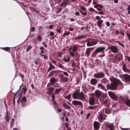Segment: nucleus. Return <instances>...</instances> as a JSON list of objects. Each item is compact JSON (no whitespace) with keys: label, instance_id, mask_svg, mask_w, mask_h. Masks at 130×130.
<instances>
[{"label":"nucleus","instance_id":"nucleus-34","mask_svg":"<svg viewBox=\"0 0 130 130\" xmlns=\"http://www.w3.org/2000/svg\"><path fill=\"white\" fill-rule=\"evenodd\" d=\"M55 68L54 66H53V67L50 66V67L48 68V72H49L52 69H54Z\"/></svg>","mask_w":130,"mask_h":130},{"label":"nucleus","instance_id":"nucleus-18","mask_svg":"<svg viewBox=\"0 0 130 130\" xmlns=\"http://www.w3.org/2000/svg\"><path fill=\"white\" fill-rule=\"evenodd\" d=\"M95 94L97 97H99L101 96V92L99 90H97L95 91Z\"/></svg>","mask_w":130,"mask_h":130},{"label":"nucleus","instance_id":"nucleus-11","mask_svg":"<svg viewBox=\"0 0 130 130\" xmlns=\"http://www.w3.org/2000/svg\"><path fill=\"white\" fill-rule=\"evenodd\" d=\"M72 103L75 106H82L83 105L82 103L81 102L79 101L75 100L73 101L72 102Z\"/></svg>","mask_w":130,"mask_h":130},{"label":"nucleus","instance_id":"nucleus-3","mask_svg":"<svg viewBox=\"0 0 130 130\" xmlns=\"http://www.w3.org/2000/svg\"><path fill=\"white\" fill-rule=\"evenodd\" d=\"M59 77L60 78V82H61L63 83L68 82V77L64 76L62 74L59 75Z\"/></svg>","mask_w":130,"mask_h":130},{"label":"nucleus","instance_id":"nucleus-23","mask_svg":"<svg viewBox=\"0 0 130 130\" xmlns=\"http://www.w3.org/2000/svg\"><path fill=\"white\" fill-rule=\"evenodd\" d=\"M85 37V36L84 35H81L75 37V38L74 39L75 40H80L82 39L83 38Z\"/></svg>","mask_w":130,"mask_h":130},{"label":"nucleus","instance_id":"nucleus-6","mask_svg":"<svg viewBox=\"0 0 130 130\" xmlns=\"http://www.w3.org/2000/svg\"><path fill=\"white\" fill-rule=\"evenodd\" d=\"M104 76V74L102 73H97L94 74V77L96 78H101L103 77Z\"/></svg>","mask_w":130,"mask_h":130},{"label":"nucleus","instance_id":"nucleus-15","mask_svg":"<svg viewBox=\"0 0 130 130\" xmlns=\"http://www.w3.org/2000/svg\"><path fill=\"white\" fill-rule=\"evenodd\" d=\"M98 118L100 122H102L103 120V114L102 113L100 114L98 116Z\"/></svg>","mask_w":130,"mask_h":130},{"label":"nucleus","instance_id":"nucleus-46","mask_svg":"<svg viewBox=\"0 0 130 130\" xmlns=\"http://www.w3.org/2000/svg\"><path fill=\"white\" fill-rule=\"evenodd\" d=\"M125 72H127L128 73H130V70L127 69L126 68L124 70Z\"/></svg>","mask_w":130,"mask_h":130},{"label":"nucleus","instance_id":"nucleus-26","mask_svg":"<svg viewBox=\"0 0 130 130\" xmlns=\"http://www.w3.org/2000/svg\"><path fill=\"white\" fill-rule=\"evenodd\" d=\"M62 90V88L60 87V88L56 89L55 91V93L57 94L59 93L60 91Z\"/></svg>","mask_w":130,"mask_h":130},{"label":"nucleus","instance_id":"nucleus-59","mask_svg":"<svg viewBox=\"0 0 130 130\" xmlns=\"http://www.w3.org/2000/svg\"><path fill=\"white\" fill-rule=\"evenodd\" d=\"M53 71H51V72L48 74V76L49 77H51V76H52L53 75V73H52V72H53Z\"/></svg>","mask_w":130,"mask_h":130},{"label":"nucleus","instance_id":"nucleus-42","mask_svg":"<svg viewBox=\"0 0 130 130\" xmlns=\"http://www.w3.org/2000/svg\"><path fill=\"white\" fill-rule=\"evenodd\" d=\"M108 102V100L107 99H106L104 100H103V104H105L107 103Z\"/></svg>","mask_w":130,"mask_h":130},{"label":"nucleus","instance_id":"nucleus-29","mask_svg":"<svg viewBox=\"0 0 130 130\" xmlns=\"http://www.w3.org/2000/svg\"><path fill=\"white\" fill-rule=\"evenodd\" d=\"M98 86L99 87H100L102 89L105 90V87L104 86H103L102 85L100 84H98Z\"/></svg>","mask_w":130,"mask_h":130},{"label":"nucleus","instance_id":"nucleus-54","mask_svg":"<svg viewBox=\"0 0 130 130\" xmlns=\"http://www.w3.org/2000/svg\"><path fill=\"white\" fill-rule=\"evenodd\" d=\"M95 18L97 20H100V18L99 16H97L95 17Z\"/></svg>","mask_w":130,"mask_h":130},{"label":"nucleus","instance_id":"nucleus-55","mask_svg":"<svg viewBox=\"0 0 130 130\" xmlns=\"http://www.w3.org/2000/svg\"><path fill=\"white\" fill-rule=\"evenodd\" d=\"M97 6H98V7H99L101 8H102L103 7V6L99 4H97Z\"/></svg>","mask_w":130,"mask_h":130},{"label":"nucleus","instance_id":"nucleus-37","mask_svg":"<svg viewBox=\"0 0 130 130\" xmlns=\"http://www.w3.org/2000/svg\"><path fill=\"white\" fill-rule=\"evenodd\" d=\"M32 47L30 45L27 48L26 51L27 52H28L30 50Z\"/></svg>","mask_w":130,"mask_h":130},{"label":"nucleus","instance_id":"nucleus-49","mask_svg":"<svg viewBox=\"0 0 130 130\" xmlns=\"http://www.w3.org/2000/svg\"><path fill=\"white\" fill-rule=\"evenodd\" d=\"M126 69V64H124L123 65V66L122 67V69L123 70V71L125 69Z\"/></svg>","mask_w":130,"mask_h":130},{"label":"nucleus","instance_id":"nucleus-7","mask_svg":"<svg viewBox=\"0 0 130 130\" xmlns=\"http://www.w3.org/2000/svg\"><path fill=\"white\" fill-rule=\"evenodd\" d=\"M93 125L94 128L98 130L100 128V124L98 122L95 121L93 123Z\"/></svg>","mask_w":130,"mask_h":130},{"label":"nucleus","instance_id":"nucleus-22","mask_svg":"<svg viewBox=\"0 0 130 130\" xmlns=\"http://www.w3.org/2000/svg\"><path fill=\"white\" fill-rule=\"evenodd\" d=\"M103 110L104 112L106 113L107 114H109L111 112L110 110L107 108H105V109H103Z\"/></svg>","mask_w":130,"mask_h":130},{"label":"nucleus","instance_id":"nucleus-58","mask_svg":"<svg viewBox=\"0 0 130 130\" xmlns=\"http://www.w3.org/2000/svg\"><path fill=\"white\" fill-rule=\"evenodd\" d=\"M90 113H88V114H87V115L86 116V118L87 119H88L89 117L90 116Z\"/></svg>","mask_w":130,"mask_h":130},{"label":"nucleus","instance_id":"nucleus-1","mask_svg":"<svg viewBox=\"0 0 130 130\" xmlns=\"http://www.w3.org/2000/svg\"><path fill=\"white\" fill-rule=\"evenodd\" d=\"M110 80L112 82L109 85H107L108 88L110 90H115L116 89L118 84L122 85V83L119 80L112 77L110 78Z\"/></svg>","mask_w":130,"mask_h":130},{"label":"nucleus","instance_id":"nucleus-16","mask_svg":"<svg viewBox=\"0 0 130 130\" xmlns=\"http://www.w3.org/2000/svg\"><path fill=\"white\" fill-rule=\"evenodd\" d=\"M97 82V80L96 79L93 78L91 79L90 83L91 84L94 85L96 84Z\"/></svg>","mask_w":130,"mask_h":130},{"label":"nucleus","instance_id":"nucleus-17","mask_svg":"<svg viewBox=\"0 0 130 130\" xmlns=\"http://www.w3.org/2000/svg\"><path fill=\"white\" fill-rule=\"evenodd\" d=\"M89 103L90 105H93L95 102V100L94 98L93 97H91L89 100Z\"/></svg>","mask_w":130,"mask_h":130},{"label":"nucleus","instance_id":"nucleus-53","mask_svg":"<svg viewBox=\"0 0 130 130\" xmlns=\"http://www.w3.org/2000/svg\"><path fill=\"white\" fill-rule=\"evenodd\" d=\"M49 28L50 29H52L53 27V26L52 25H50L49 26Z\"/></svg>","mask_w":130,"mask_h":130},{"label":"nucleus","instance_id":"nucleus-30","mask_svg":"<svg viewBox=\"0 0 130 130\" xmlns=\"http://www.w3.org/2000/svg\"><path fill=\"white\" fill-rule=\"evenodd\" d=\"M88 108L89 109L92 110L96 108H97V106H89Z\"/></svg>","mask_w":130,"mask_h":130},{"label":"nucleus","instance_id":"nucleus-27","mask_svg":"<svg viewBox=\"0 0 130 130\" xmlns=\"http://www.w3.org/2000/svg\"><path fill=\"white\" fill-rule=\"evenodd\" d=\"M108 127L109 128L110 130H114V129L113 125L112 123L108 124Z\"/></svg>","mask_w":130,"mask_h":130},{"label":"nucleus","instance_id":"nucleus-32","mask_svg":"<svg viewBox=\"0 0 130 130\" xmlns=\"http://www.w3.org/2000/svg\"><path fill=\"white\" fill-rule=\"evenodd\" d=\"M6 120L8 121L9 122V120L10 119V117L9 116L8 113L7 112L6 115Z\"/></svg>","mask_w":130,"mask_h":130},{"label":"nucleus","instance_id":"nucleus-31","mask_svg":"<svg viewBox=\"0 0 130 130\" xmlns=\"http://www.w3.org/2000/svg\"><path fill=\"white\" fill-rule=\"evenodd\" d=\"M68 4V3H67L65 2H62L61 3L60 5V7H62L64 6H66Z\"/></svg>","mask_w":130,"mask_h":130},{"label":"nucleus","instance_id":"nucleus-48","mask_svg":"<svg viewBox=\"0 0 130 130\" xmlns=\"http://www.w3.org/2000/svg\"><path fill=\"white\" fill-rule=\"evenodd\" d=\"M51 61L54 64H56V61L52 59L51 60Z\"/></svg>","mask_w":130,"mask_h":130},{"label":"nucleus","instance_id":"nucleus-33","mask_svg":"<svg viewBox=\"0 0 130 130\" xmlns=\"http://www.w3.org/2000/svg\"><path fill=\"white\" fill-rule=\"evenodd\" d=\"M70 31H65V32L64 33L63 35V37H65L66 35H68L70 34Z\"/></svg>","mask_w":130,"mask_h":130},{"label":"nucleus","instance_id":"nucleus-38","mask_svg":"<svg viewBox=\"0 0 130 130\" xmlns=\"http://www.w3.org/2000/svg\"><path fill=\"white\" fill-rule=\"evenodd\" d=\"M14 122V119L12 118L11 119V121L10 123L11 127L12 126V125H13V124Z\"/></svg>","mask_w":130,"mask_h":130},{"label":"nucleus","instance_id":"nucleus-36","mask_svg":"<svg viewBox=\"0 0 130 130\" xmlns=\"http://www.w3.org/2000/svg\"><path fill=\"white\" fill-rule=\"evenodd\" d=\"M63 106L65 107H66L68 109H70V107L69 106H68L67 104L66 103H64L63 104Z\"/></svg>","mask_w":130,"mask_h":130},{"label":"nucleus","instance_id":"nucleus-28","mask_svg":"<svg viewBox=\"0 0 130 130\" xmlns=\"http://www.w3.org/2000/svg\"><path fill=\"white\" fill-rule=\"evenodd\" d=\"M125 103L126 105L129 107H130V100L128 99L125 101Z\"/></svg>","mask_w":130,"mask_h":130},{"label":"nucleus","instance_id":"nucleus-60","mask_svg":"<svg viewBox=\"0 0 130 130\" xmlns=\"http://www.w3.org/2000/svg\"><path fill=\"white\" fill-rule=\"evenodd\" d=\"M42 44L44 45V46L45 47H47V45L46 44L45 42H43L42 43Z\"/></svg>","mask_w":130,"mask_h":130},{"label":"nucleus","instance_id":"nucleus-9","mask_svg":"<svg viewBox=\"0 0 130 130\" xmlns=\"http://www.w3.org/2000/svg\"><path fill=\"white\" fill-rule=\"evenodd\" d=\"M96 43V42L94 40L88 41L87 43V45L88 46H91L95 45Z\"/></svg>","mask_w":130,"mask_h":130},{"label":"nucleus","instance_id":"nucleus-47","mask_svg":"<svg viewBox=\"0 0 130 130\" xmlns=\"http://www.w3.org/2000/svg\"><path fill=\"white\" fill-rule=\"evenodd\" d=\"M116 42L118 43L120 45L122 46L123 47H124V44H121L118 41H117Z\"/></svg>","mask_w":130,"mask_h":130},{"label":"nucleus","instance_id":"nucleus-4","mask_svg":"<svg viewBox=\"0 0 130 130\" xmlns=\"http://www.w3.org/2000/svg\"><path fill=\"white\" fill-rule=\"evenodd\" d=\"M110 49L113 53H117L118 50L117 47L116 46H111L108 47L107 49Z\"/></svg>","mask_w":130,"mask_h":130},{"label":"nucleus","instance_id":"nucleus-61","mask_svg":"<svg viewBox=\"0 0 130 130\" xmlns=\"http://www.w3.org/2000/svg\"><path fill=\"white\" fill-rule=\"evenodd\" d=\"M35 30V27H32L31 30L32 31H34Z\"/></svg>","mask_w":130,"mask_h":130},{"label":"nucleus","instance_id":"nucleus-5","mask_svg":"<svg viewBox=\"0 0 130 130\" xmlns=\"http://www.w3.org/2000/svg\"><path fill=\"white\" fill-rule=\"evenodd\" d=\"M108 94L110 97L113 100H116L118 99V97L114 93L109 91L108 92Z\"/></svg>","mask_w":130,"mask_h":130},{"label":"nucleus","instance_id":"nucleus-19","mask_svg":"<svg viewBox=\"0 0 130 130\" xmlns=\"http://www.w3.org/2000/svg\"><path fill=\"white\" fill-rule=\"evenodd\" d=\"M78 46L77 45H74L72 51L74 52H76L78 50Z\"/></svg>","mask_w":130,"mask_h":130},{"label":"nucleus","instance_id":"nucleus-62","mask_svg":"<svg viewBox=\"0 0 130 130\" xmlns=\"http://www.w3.org/2000/svg\"><path fill=\"white\" fill-rule=\"evenodd\" d=\"M89 10L90 11H94L95 10L94 9L92 8H90Z\"/></svg>","mask_w":130,"mask_h":130},{"label":"nucleus","instance_id":"nucleus-39","mask_svg":"<svg viewBox=\"0 0 130 130\" xmlns=\"http://www.w3.org/2000/svg\"><path fill=\"white\" fill-rule=\"evenodd\" d=\"M21 100L24 102H26L27 101V99L25 96H23L22 99Z\"/></svg>","mask_w":130,"mask_h":130},{"label":"nucleus","instance_id":"nucleus-12","mask_svg":"<svg viewBox=\"0 0 130 130\" xmlns=\"http://www.w3.org/2000/svg\"><path fill=\"white\" fill-rule=\"evenodd\" d=\"M123 78L124 80L127 82L130 81V76L127 74L124 75Z\"/></svg>","mask_w":130,"mask_h":130},{"label":"nucleus","instance_id":"nucleus-24","mask_svg":"<svg viewBox=\"0 0 130 130\" xmlns=\"http://www.w3.org/2000/svg\"><path fill=\"white\" fill-rule=\"evenodd\" d=\"M103 21L102 20H99L97 22L96 24L99 27H101L102 23H103Z\"/></svg>","mask_w":130,"mask_h":130},{"label":"nucleus","instance_id":"nucleus-50","mask_svg":"<svg viewBox=\"0 0 130 130\" xmlns=\"http://www.w3.org/2000/svg\"><path fill=\"white\" fill-rule=\"evenodd\" d=\"M70 54V55L72 56V57H73L74 56V53L73 52H71Z\"/></svg>","mask_w":130,"mask_h":130},{"label":"nucleus","instance_id":"nucleus-10","mask_svg":"<svg viewBox=\"0 0 130 130\" xmlns=\"http://www.w3.org/2000/svg\"><path fill=\"white\" fill-rule=\"evenodd\" d=\"M86 96L82 92L80 93L79 92L78 95V98L79 100L83 101L85 97Z\"/></svg>","mask_w":130,"mask_h":130},{"label":"nucleus","instance_id":"nucleus-57","mask_svg":"<svg viewBox=\"0 0 130 130\" xmlns=\"http://www.w3.org/2000/svg\"><path fill=\"white\" fill-rule=\"evenodd\" d=\"M120 33L119 31L117 30H116L115 31V34L117 35H119Z\"/></svg>","mask_w":130,"mask_h":130},{"label":"nucleus","instance_id":"nucleus-44","mask_svg":"<svg viewBox=\"0 0 130 130\" xmlns=\"http://www.w3.org/2000/svg\"><path fill=\"white\" fill-rule=\"evenodd\" d=\"M63 73L64 75L66 76H69V74L67 72L63 71Z\"/></svg>","mask_w":130,"mask_h":130},{"label":"nucleus","instance_id":"nucleus-43","mask_svg":"<svg viewBox=\"0 0 130 130\" xmlns=\"http://www.w3.org/2000/svg\"><path fill=\"white\" fill-rule=\"evenodd\" d=\"M71 96V95L70 94H69L68 95L66 96L65 97L66 99H67L68 100H69L70 99V97Z\"/></svg>","mask_w":130,"mask_h":130},{"label":"nucleus","instance_id":"nucleus-20","mask_svg":"<svg viewBox=\"0 0 130 130\" xmlns=\"http://www.w3.org/2000/svg\"><path fill=\"white\" fill-rule=\"evenodd\" d=\"M90 49L89 48H88L86 49L85 52L86 55L88 57L90 54Z\"/></svg>","mask_w":130,"mask_h":130},{"label":"nucleus","instance_id":"nucleus-56","mask_svg":"<svg viewBox=\"0 0 130 130\" xmlns=\"http://www.w3.org/2000/svg\"><path fill=\"white\" fill-rule=\"evenodd\" d=\"M57 31L59 33H60L61 31V28H59L57 29Z\"/></svg>","mask_w":130,"mask_h":130},{"label":"nucleus","instance_id":"nucleus-14","mask_svg":"<svg viewBox=\"0 0 130 130\" xmlns=\"http://www.w3.org/2000/svg\"><path fill=\"white\" fill-rule=\"evenodd\" d=\"M58 80L54 77L51 78L50 79V82L51 84H54L55 82H57Z\"/></svg>","mask_w":130,"mask_h":130},{"label":"nucleus","instance_id":"nucleus-64","mask_svg":"<svg viewBox=\"0 0 130 130\" xmlns=\"http://www.w3.org/2000/svg\"><path fill=\"white\" fill-rule=\"evenodd\" d=\"M75 14L76 15H78L79 14V13L78 11H76L75 12Z\"/></svg>","mask_w":130,"mask_h":130},{"label":"nucleus","instance_id":"nucleus-35","mask_svg":"<svg viewBox=\"0 0 130 130\" xmlns=\"http://www.w3.org/2000/svg\"><path fill=\"white\" fill-rule=\"evenodd\" d=\"M2 49L6 51H8L10 50V48L8 47L2 48Z\"/></svg>","mask_w":130,"mask_h":130},{"label":"nucleus","instance_id":"nucleus-45","mask_svg":"<svg viewBox=\"0 0 130 130\" xmlns=\"http://www.w3.org/2000/svg\"><path fill=\"white\" fill-rule=\"evenodd\" d=\"M23 90V92L24 93H25L27 90V89L26 87H25L24 88H22Z\"/></svg>","mask_w":130,"mask_h":130},{"label":"nucleus","instance_id":"nucleus-8","mask_svg":"<svg viewBox=\"0 0 130 130\" xmlns=\"http://www.w3.org/2000/svg\"><path fill=\"white\" fill-rule=\"evenodd\" d=\"M47 91L46 93L49 95H51L53 92L54 88V87H49L47 88Z\"/></svg>","mask_w":130,"mask_h":130},{"label":"nucleus","instance_id":"nucleus-13","mask_svg":"<svg viewBox=\"0 0 130 130\" xmlns=\"http://www.w3.org/2000/svg\"><path fill=\"white\" fill-rule=\"evenodd\" d=\"M115 58L119 60H120V59H122V56L121 54L120 53H118L115 56Z\"/></svg>","mask_w":130,"mask_h":130},{"label":"nucleus","instance_id":"nucleus-21","mask_svg":"<svg viewBox=\"0 0 130 130\" xmlns=\"http://www.w3.org/2000/svg\"><path fill=\"white\" fill-rule=\"evenodd\" d=\"M78 92H75L73 93L72 94L73 98L76 99L77 98H78Z\"/></svg>","mask_w":130,"mask_h":130},{"label":"nucleus","instance_id":"nucleus-52","mask_svg":"<svg viewBox=\"0 0 130 130\" xmlns=\"http://www.w3.org/2000/svg\"><path fill=\"white\" fill-rule=\"evenodd\" d=\"M50 36H53L54 35V33L52 31H51L50 33Z\"/></svg>","mask_w":130,"mask_h":130},{"label":"nucleus","instance_id":"nucleus-51","mask_svg":"<svg viewBox=\"0 0 130 130\" xmlns=\"http://www.w3.org/2000/svg\"><path fill=\"white\" fill-rule=\"evenodd\" d=\"M120 34L123 36H124L125 34L123 31H122L121 30H120Z\"/></svg>","mask_w":130,"mask_h":130},{"label":"nucleus","instance_id":"nucleus-2","mask_svg":"<svg viewBox=\"0 0 130 130\" xmlns=\"http://www.w3.org/2000/svg\"><path fill=\"white\" fill-rule=\"evenodd\" d=\"M105 49V47H98L93 52V54L96 55L97 53L101 52H102L104 54V50Z\"/></svg>","mask_w":130,"mask_h":130},{"label":"nucleus","instance_id":"nucleus-41","mask_svg":"<svg viewBox=\"0 0 130 130\" xmlns=\"http://www.w3.org/2000/svg\"><path fill=\"white\" fill-rule=\"evenodd\" d=\"M22 85H21L20 86V88H19V90H18L16 92V93H13V94H14V95L15 96V95H16L17 94V93L20 91V90H21V88L22 87Z\"/></svg>","mask_w":130,"mask_h":130},{"label":"nucleus","instance_id":"nucleus-63","mask_svg":"<svg viewBox=\"0 0 130 130\" xmlns=\"http://www.w3.org/2000/svg\"><path fill=\"white\" fill-rule=\"evenodd\" d=\"M38 40L39 41H40L41 40V36H38Z\"/></svg>","mask_w":130,"mask_h":130},{"label":"nucleus","instance_id":"nucleus-40","mask_svg":"<svg viewBox=\"0 0 130 130\" xmlns=\"http://www.w3.org/2000/svg\"><path fill=\"white\" fill-rule=\"evenodd\" d=\"M80 8L82 10L84 11H86V10L85 7L83 6H80Z\"/></svg>","mask_w":130,"mask_h":130},{"label":"nucleus","instance_id":"nucleus-25","mask_svg":"<svg viewBox=\"0 0 130 130\" xmlns=\"http://www.w3.org/2000/svg\"><path fill=\"white\" fill-rule=\"evenodd\" d=\"M63 61L66 62H69L70 60V58L68 57H64L62 59Z\"/></svg>","mask_w":130,"mask_h":130}]
</instances>
